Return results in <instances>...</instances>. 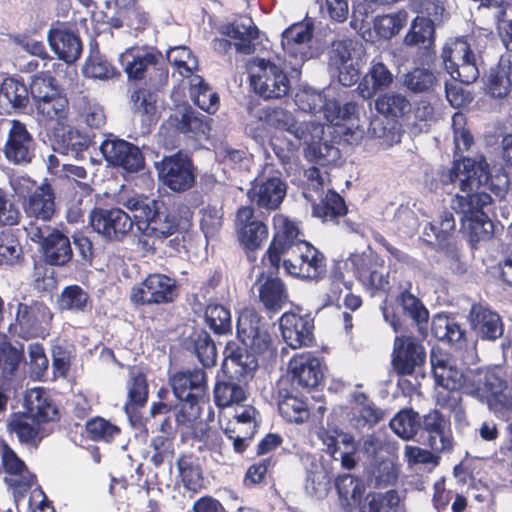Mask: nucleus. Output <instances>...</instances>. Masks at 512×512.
<instances>
[{
    "mask_svg": "<svg viewBox=\"0 0 512 512\" xmlns=\"http://www.w3.org/2000/svg\"><path fill=\"white\" fill-rule=\"evenodd\" d=\"M465 178H461V193L455 195L451 201V208L461 215L462 229L468 234L473 247L482 240L489 239L493 233V223L483 211L492 198L489 193H471L474 186L477 189L487 182L488 173L484 162L478 164L473 160H466L463 164Z\"/></svg>",
    "mask_w": 512,
    "mask_h": 512,
    "instance_id": "1",
    "label": "nucleus"
},
{
    "mask_svg": "<svg viewBox=\"0 0 512 512\" xmlns=\"http://www.w3.org/2000/svg\"><path fill=\"white\" fill-rule=\"evenodd\" d=\"M24 406L26 412L14 414L8 422V430L22 445L36 448L42 440L40 423L56 420L58 411L40 388L26 394Z\"/></svg>",
    "mask_w": 512,
    "mask_h": 512,
    "instance_id": "2",
    "label": "nucleus"
},
{
    "mask_svg": "<svg viewBox=\"0 0 512 512\" xmlns=\"http://www.w3.org/2000/svg\"><path fill=\"white\" fill-rule=\"evenodd\" d=\"M123 205L133 214L135 227L143 236L165 239L178 228L176 218L167 212L160 201L135 196L128 198Z\"/></svg>",
    "mask_w": 512,
    "mask_h": 512,
    "instance_id": "3",
    "label": "nucleus"
},
{
    "mask_svg": "<svg viewBox=\"0 0 512 512\" xmlns=\"http://www.w3.org/2000/svg\"><path fill=\"white\" fill-rule=\"evenodd\" d=\"M441 56L447 72L454 80L471 84L479 78L483 61L475 43L462 38L450 39L445 43Z\"/></svg>",
    "mask_w": 512,
    "mask_h": 512,
    "instance_id": "4",
    "label": "nucleus"
},
{
    "mask_svg": "<svg viewBox=\"0 0 512 512\" xmlns=\"http://www.w3.org/2000/svg\"><path fill=\"white\" fill-rule=\"evenodd\" d=\"M251 85L264 99H278L287 95L290 80L278 65L266 59H257L250 68Z\"/></svg>",
    "mask_w": 512,
    "mask_h": 512,
    "instance_id": "5",
    "label": "nucleus"
},
{
    "mask_svg": "<svg viewBox=\"0 0 512 512\" xmlns=\"http://www.w3.org/2000/svg\"><path fill=\"white\" fill-rule=\"evenodd\" d=\"M287 274L301 279L318 280L326 274V258L308 242L298 243L295 250L283 256Z\"/></svg>",
    "mask_w": 512,
    "mask_h": 512,
    "instance_id": "6",
    "label": "nucleus"
},
{
    "mask_svg": "<svg viewBox=\"0 0 512 512\" xmlns=\"http://www.w3.org/2000/svg\"><path fill=\"white\" fill-rule=\"evenodd\" d=\"M32 242L39 244L44 261L53 266L68 263L73 255L69 238L52 226H30L26 235Z\"/></svg>",
    "mask_w": 512,
    "mask_h": 512,
    "instance_id": "7",
    "label": "nucleus"
},
{
    "mask_svg": "<svg viewBox=\"0 0 512 512\" xmlns=\"http://www.w3.org/2000/svg\"><path fill=\"white\" fill-rule=\"evenodd\" d=\"M237 336L251 352L264 355L273 350L272 337L260 315L251 308L240 311L236 322Z\"/></svg>",
    "mask_w": 512,
    "mask_h": 512,
    "instance_id": "8",
    "label": "nucleus"
},
{
    "mask_svg": "<svg viewBox=\"0 0 512 512\" xmlns=\"http://www.w3.org/2000/svg\"><path fill=\"white\" fill-rule=\"evenodd\" d=\"M7 133L4 145L6 159L16 165L31 163L35 156L36 143L25 124L18 120L0 119V134Z\"/></svg>",
    "mask_w": 512,
    "mask_h": 512,
    "instance_id": "9",
    "label": "nucleus"
},
{
    "mask_svg": "<svg viewBox=\"0 0 512 512\" xmlns=\"http://www.w3.org/2000/svg\"><path fill=\"white\" fill-rule=\"evenodd\" d=\"M23 210L26 223L23 228L27 234L30 226H51L49 222L56 213L55 194L51 185L44 183L24 199Z\"/></svg>",
    "mask_w": 512,
    "mask_h": 512,
    "instance_id": "10",
    "label": "nucleus"
},
{
    "mask_svg": "<svg viewBox=\"0 0 512 512\" xmlns=\"http://www.w3.org/2000/svg\"><path fill=\"white\" fill-rule=\"evenodd\" d=\"M92 229L107 240H120L135 225L133 215L130 216L120 208H95L89 214Z\"/></svg>",
    "mask_w": 512,
    "mask_h": 512,
    "instance_id": "11",
    "label": "nucleus"
},
{
    "mask_svg": "<svg viewBox=\"0 0 512 512\" xmlns=\"http://www.w3.org/2000/svg\"><path fill=\"white\" fill-rule=\"evenodd\" d=\"M155 167L164 185L173 191H185L194 183L191 160L183 153L165 157L161 162H156Z\"/></svg>",
    "mask_w": 512,
    "mask_h": 512,
    "instance_id": "12",
    "label": "nucleus"
},
{
    "mask_svg": "<svg viewBox=\"0 0 512 512\" xmlns=\"http://www.w3.org/2000/svg\"><path fill=\"white\" fill-rule=\"evenodd\" d=\"M286 189V183L279 177H260L251 183L247 196L253 209L269 213L279 208L286 196Z\"/></svg>",
    "mask_w": 512,
    "mask_h": 512,
    "instance_id": "13",
    "label": "nucleus"
},
{
    "mask_svg": "<svg viewBox=\"0 0 512 512\" xmlns=\"http://www.w3.org/2000/svg\"><path fill=\"white\" fill-rule=\"evenodd\" d=\"M177 296L176 280L164 274H150L139 287L133 288L131 299L141 304L172 302Z\"/></svg>",
    "mask_w": 512,
    "mask_h": 512,
    "instance_id": "14",
    "label": "nucleus"
},
{
    "mask_svg": "<svg viewBox=\"0 0 512 512\" xmlns=\"http://www.w3.org/2000/svg\"><path fill=\"white\" fill-rule=\"evenodd\" d=\"M100 150L110 165L122 167L127 172H138L144 166L141 150L123 139H106L101 143Z\"/></svg>",
    "mask_w": 512,
    "mask_h": 512,
    "instance_id": "15",
    "label": "nucleus"
},
{
    "mask_svg": "<svg viewBox=\"0 0 512 512\" xmlns=\"http://www.w3.org/2000/svg\"><path fill=\"white\" fill-rule=\"evenodd\" d=\"M273 224L275 235L266 252V256L271 266L278 268L281 258L284 255H289L291 250H295L298 243H303L304 241L297 238L299 234L298 228L287 217L275 215Z\"/></svg>",
    "mask_w": 512,
    "mask_h": 512,
    "instance_id": "16",
    "label": "nucleus"
},
{
    "mask_svg": "<svg viewBox=\"0 0 512 512\" xmlns=\"http://www.w3.org/2000/svg\"><path fill=\"white\" fill-rule=\"evenodd\" d=\"M292 385L303 389H312L318 386L323 378L321 359L312 352L295 354L288 363Z\"/></svg>",
    "mask_w": 512,
    "mask_h": 512,
    "instance_id": "17",
    "label": "nucleus"
},
{
    "mask_svg": "<svg viewBox=\"0 0 512 512\" xmlns=\"http://www.w3.org/2000/svg\"><path fill=\"white\" fill-rule=\"evenodd\" d=\"M258 412L253 406L240 407L233 415L235 422H229L223 427V419L220 417L219 423L224 434L233 441L235 452L242 453L246 449V440L253 437L257 428Z\"/></svg>",
    "mask_w": 512,
    "mask_h": 512,
    "instance_id": "18",
    "label": "nucleus"
},
{
    "mask_svg": "<svg viewBox=\"0 0 512 512\" xmlns=\"http://www.w3.org/2000/svg\"><path fill=\"white\" fill-rule=\"evenodd\" d=\"M466 160H473L477 164L479 162H484L488 173L487 182L482 183L478 189L476 186H474V189L471 191V193H476L477 191L487 193L485 187L489 185L490 191L500 199L504 198L506 194H510L511 179H509L506 175H495L492 177L489 172V165L483 156H477L475 158L464 157L461 161H455L452 168L449 169L446 173L442 174L441 181L444 184L455 183L456 181H459V186L461 187V178H465L464 171H466L462 164Z\"/></svg>",
    "mask_w": 512,
    "mask_h": 512,
    "instance_id": "19",
    "label": "nucleus"
},
{
    "mask_svg": "<svg viewBox=\"0 0 512 512\" xmlns=\"http://www.w3.org/2000/svg\"><path fill=\"white\" fill-rule=\"evenodd\" d=\"M52 319L49 308L42 302L18 303L15 329L23 338L38 336L43 325Z\"/></svg>",
    "mask_w": 512,
    "mask_h": 512,
    "instance_id": "20",
    "label": "nucleus"
},
{
    "mask_svg": "<svg viewBox=\"0 0 512 512\" xmlns=\"http://www.w3.org/2000/svg\"><path fill=\"white\" fill-rule=\"evenodd\" d=\"M313 25L308 22L295 23L282 33L283 50L297 62H304L314 56L311 46Z\"/></svg>",
    "mask_w": 512,
    "mask_h": 512,
    "instance_id": "21",
    "label": "nucleus"
},
{
    "mask_svg": "<svg viewBox=\"0 0 512 512\" xmlns=\"http://www.w3.org/2000/svg\"><path fill=\"white\" fill-rule=\"evenodd\" d=\"M279 326L284 341L291 348L308 346L313 341L314 324L309 315L286 312L280 317Z\"/></svg>",
    "mask_w": 512,
    "mask_h": 512,
    "instance_id": "22",
    "label": "nucleus"
},
{
    "mask_svg": "<svg viewBox=\"0 0 512 512\" xmlns=\"http://www.w3.org/2000/svg\"><path fill=\"white\" fill-rule=\"evenodd\" d=\"M169 383L178 400H202L207 392V376L202 369L176 372Z\"/></svg>",
    "mask_w": 512,
    "mask_h": 512,
    "instance_id": "23",
    "label": "nucleus"
},
{
    "mask_svg": "<svg viewBox=\"0 0 512 512\" xmlns=\"http://www.w3.org/2000/svg\"><path fill=\"white\" fill-rule=\"evenodd\" d=\"M236 218L240 243L250 251L258 249L268 237L267 226L254 219V209L249 206L239 208Z\"/></svg>",
    "mask_w": 512,
    "mask_h": 512,
    "instance_id": "24",
    "label": "nucleus"
},
{
    "mask_svg": "<svg viewBox=\"0 0 512 512\" xmlns=\"http://www.w3.org/2000/svg\"><path fill=\"white\" fill-rule=\"evenodd\" d=\"M253 288L257 290L260 302L270 312L280 311L288 302V291L278 277L261 272L257 275Z\"/></svg>",
    "mask_w": 512,
    "mask_h": 512,
    "instance_id": "25",
    "label": "nucleus"
},
{
    "mask_svg": "<svg viewBox=\"0 0 512 512\" xmlns=\"http://www.w3.org/2000/svg\"><path fill=\"white\" fill-rule=\"evenodd\" d=\"M425 360L423 347L412 337H396L393 350V365L402 375H410L416 366Z\"/></svg>",
    "mask_w": 512,
    "mask_h": 512,
    "instance_id": "26",
    "label": "nucleus"
},
{
    "mask_svg": "<svg viewBox=\"0 0 512 512\" xmlns=\"http://www.w3.org/2000/svg\"><path fill=\"white\" fill-rule=\"evenodd\" d=\"M470 325L476 336L482 340L495 341L504 332L501 317L490 308L474 304L470 310Z\"/></svg>",
    "mask_w": 512,
    "mask_h": 512,
    "instance_id": "27",
    "label": "nucleus"
},
{
    "mask_svg": "<svg viewBox=\"0 0 512 512\" xmlns=\"http://www.w3.org/2000/svg\"><path fill=\"white\" fill-rule=\"evenodd\" d=\"M307 127L303 135L307 139L300 140L306 146L307 154L321 164L334 162L339 157V149L323 141L324 125L311 117Z\"/></svg>",
    "mask_w": 512,
    "mask_h": 512,
    "instance_id": "28",
    "label": "nucleus"
},
{
    "mask_svg": "<svg viewBox=\"0 0 512 512\" xmlns=\"http://www.w3.org/2000/svg\"><path fill=\"white\" fill-rule=\"evenodd\" d=\"M224 355L222 367L225 375L247 383L258 366L256 354L248 352L247 348L227 346Z\"/></svg>",
    "mask_w": 512,
    "mask_h": 512,
    "instance_id": "29",
    "label": "nucleus"
},
{
    "mask_svg": "<svg viewBox=\"0 0 512 512\" xmlns=\"http://www.w3.org/2000/svg\"><path fill=\"white\" fill-rule=\"evenodd\" d=\"M47 39L54 53L66 63L75 62L82 53V42L79 36L69 28L64 26L51 28Z\"/></svg>",
    "mask_w": 512,
    "mask_h": 512,
    "instance_id": "30",
    "label": "nucleus"
},
{
    "mask_svg": "<svg viewBox=\"0 0 512 512\" xmlns=\"http://www.w3.org/2000/svg\"><path fill=\"white\" fill-rule=\"evenodd\" d=\"M2 464L6 472L5 482L9 487L15 489V493H23L32 486L34 475L8 446L3 448Z\"/></svg>",
    "mask_w": 512,
    "mask_h": 512,
    "instance_id": "31",
    "label": "nucleus"
},
{
    "mask_svg": "<svg viewBox=\"0 0 512 512\" xmlns=\"http://www.w3.org/2000/svg\"><path fill=\"white\" fill-rule=\"evenodd\" d=\"M162 59V54L153 49H131L120 56V61L130 79H143L146 72L154 69Z\"/></svg>",
    "mask_w": 512,
    "mask_h": 512,
    "instance_id": "32",
    "label": "nucleus"
},
{
    "mask_svg": "<svg viewBox=\"0 0 512 512\" xmlns=\"http://www.w3.org/2000/svg\"><path fill=\"white\" fill-rule=\"evenodd\" d=\"M393 81L394 75L389 68L381 61L374 59L358 83L357 91L363 99H371L377 93L390 88Z\"/></svg>",
    "mask_w": 512,
    "mask_h": 512,
    "instance_id": "33",
    "label": "nucleus"
},
{
    "mask_svg": "<svg viewBox=\"0 0 512 512\" xmlns=\"http://www.w3.org/2000/svg\"><path fill=\"white\" fill-rule=\"evenodd\" d=\"M431 366L435 382L438 386L448 391L458 389L465 390L468 371L464 373L462 370L452 365L446 355H436L432 353Z\"/></svg>",
    "mask_w": 512,
    "mask_h": 512,
    "instance_id": "34",
    "label": "nucleus"
},
{
    "mask_svg": "<svg viewBox=\"0 0 512 512\" xmlns=\"http://www.w3.org/2000/svg\"><path fill=\"white\" fill-rule=\"evenodd\" d=\"M423 429L429 434L428 443L435 452H444L452 448L449 433L450 422L439 411H430L423 418Z\"/></svg>",
    "mask_w": 512,
    "mask_h": 512,
    "instance_id": "35",
    "label": "nucleus"
},
{
    "mask_svg": "<svg viewBox=\"0 0 512 512\" xmlns=\"http://www.w3.org/2000/svg\"><path fill=\"white\" fill-rule=\"evenodd\" d=\"M504 388L503 380L492 372L468 370L465 393L488 401L493 395Z\"/></svg>",
    "mask_w": 512,
    "mask_h": 512,
    "instance_id": "36",
    "label": "nucleus"
},
{
    "mask_svg": "<svg viewBox=\"0 0 512 512\" xmlns=\"http://www.w3.org/2000/svg\"><path fill=\"white\" fill-rule=\"evenodd\" d=\"M350 423L356 429L372 428L383 418V412L362 392L352 394Z\"/></svg>",
    "mask_w": 512,
    "mask_h": 512,
    "instance_id": "37",
    "label": "nucleus"
},
{
    "mask_svg": "<svg viewBox=\"0 0 512 512\" xmlns=\"http://www.w3.org/2000/svg\"><path fill=\"white\" fill-rule=\"evenodd\" d=\"M246 384L243 379L238 380L225 375V379L218 381L214 387L215 404L220 408L235 406V414L237 409L244 407L241 403L247 398Z\"/></svg>",
    "mask_w": 512,
    "mask_h": 512,
    "instance_id": "38",
    "label": "nucleus"
},
{
    "mask_svg": "<svg viewBox=\"0 0 512 512\" xmlns=\"http://www.w3.org/2000/svg\"><path fill=\"white\" fill-rule=\"evenodd\" d=\"M221 33L234 39V46L240 53L251 54L252 42L258 37V28L250 17H241L233 23L224 25Z\"/></svg>",
    "mask_w": 512,
    "mask_h": 512,
    "instance_id": "39",
    "label": "nucleus"
},
{
    "mask_svg": "<svg viewBox=\"0 0 512 512\" xmlns=\"http://www.w3.org/2000/svg\"><path fill=\"white\" fill-rule=\"evenodd\" d=\"M259 118L271 127L290 133L299 141L307 139L303 135L308 129L309 120L296 121L292 113L283 108L264 109Z\"/></svg>",
    "mask_w": 512,
    "mask_h": 512,
    "instance_id": "40",
    "label": "nucleus"
},
{
    "mask_svg": "<svg viewBox=\"0 0 512 512\" xmlns=\"http://www.w3.org/2000/svg\"><path fill=\"white\" fill-rule=\"evenodd\" d=\"M29 90L26 85L14 78H6L0 86V106L7 112H22L29 103Z\"/></svg>",
    "mask_w": 512,
    "mask_h": 512,
    "instance_id": "41",
    "label": "nucleus"
},
{
    "mask_svg": "<svg viewBox=\"0 0 512 512\" xmlns=\"http://www.w3.org/2000/svg\"><path fill=\"white\" fill-rule=\"evenodd\" d=\"M174 122L177 131L191 138L205 136L210 130L208 117L198 113L190 106H184L177 111Z\"/></svg>",
    "mask_w": 512,
    "mask_h": 512,
    "instance_id": "42",
    "label": "nucleus"
},
{
    "mask_svg": "<svg viewBox=\"0 0 512 512\" xmlns=\"http://www.w3.org/2000/svg\"><path fill=\"white\" fill-rule=\"evenodd\" d=\"M433 336L443 342L461 348L465 342V330L452 318L447 315L437 314L431 323Z\"/></svg>",
    "mask_w": 512,
    "mask_h": 512,
    "instance_id": "43",
    "label": "nucleus"
},
{
    "mask_svg": "<svg viewBox=\"0 0 512 512\" xmlns=\"http://www.w3.org/2000/svg\"><path fill=\"white\" fill-rule=\"evenodd\" d=\"M336 489L344 508L352 510L361 504L365 485L360 478L351 474H343L336 479Z\"/></svg>",
    "mask_w": 512,
    "mask_h": 512,
    "instance_id": "44",
    "label": "nucleus"
},
{
    "mask_svg": "<svg viewBox=\"0 0 512 512\" xmlns=\"http://www.w3.org/2000/svg\"><path fill=\"white\" fill-rule=\"evenodd\" d=\"M435 27L431 20L417 16L404 38V44L409 47L429 50L434 44Z\"/></svg>",
    "mask_w": 512,
    "mask_h": 512,
    "instance_id": "45",
    "label": "nucleus"
},
{
    "mask_svg": "<svg viewBox=\"0 0 512 512\" xmlns=\"http://www.w3.org/2000/svg\"><path fill=\"white\" fill-rule=\"evenodd\" d=\"M278 409L281 416L288 422L300 424L309 418L306 401L285 389L279 391Z\"/></svg>",
    "mask_w": 512,
    "mask_h": 512,
    "instance_id": "46",
    "label": "nucleus"
},
{
    "mask_svg": "<svg viewBox=\"0 0 512 512\" xmlns=\"http://www.w3.org/2000/svg\"><path fill=\"white\" fill-rule=\"evenodd\" d=\"M39 121L52 122L58 124L66 120L69 111V102L67 97L59 92L50 98L45 99L34 105Z\"/></svg>",
    "mask_w": 512,
    "mask_h": 512,
    "instance_id": "47",
    "label": "nucleus"
},
{
    "mask_svg": "<svg viewBox=\"0 0 512 512\" xmlns=\"http://www.w3.org/2000/svg\"><path fill=\"white\" fill-rule=\"evenodd\" d=\"M353 263L357 269L358 278L364 285H369L376 290H383L388 285V276L384 268L372 263V259L366 256H355Z\"/></svg>",
    "mask_w": 512,
    "mask_h": 512,
    "instance_id": "48",
    "label": "nucleus"
},
{
    "mask_svg": "<svg viewBox=\"0 0 512 512\" xmlns=\"http://www.w3.org/2000/svg\"><path fill=\"white\" fill-rule=\"evenodd\" d=\"M126 389V409L138 408L146 404L148 399V384L146 375L139 368L132 367L129 369Z\"/></svg>",
    "mask_w": 512,
    "mask_h": 512,
    "instance_id": "49",
    "label": "nucleus"
},
{
    "mask_svg": "<svg viewBox=\"0 0 512 512\" xmlns=\"http://www.w3.org/2000/svg\"><path fill=\"white\" fill-rule=\"evenodd\" d=\"M191 96L195 105L209 114H213L218 110L219 97L213 92L209 86L204 83L203 78L194 75L191 78Z\"/></svg>",
    "mask_w": 512,
    "mask_h": 512,
    "instance_id": "50",
    "label": "nucleus"
},
{
    "mask_svg": "<svg viewBox=\"0 0 512 512\" xmlns=\"http://www.w3.org/2000/svg\"><path fill=\"white\" fill-rule=\"evenodd\" d=\"M178 473L184 487L192 492H198L203 486L201 468L191 455H182L176 462Z\"/></svg>",
    "mask_w": 512,
    "mask_h": 512,
    "instance_id": "51",
    "label": "nucleus"
},
{
    "mask_svg": "<svg viewBox=\"0 0 512 512\" xmlns=\"http://www.w3.org/2000/svg\"><path fill=\"white\" fill-rule=\"evenodd\" d=\"M456 230V221L451 211H442L437 219L428 223L424 228V235H433L440 246H444Z\"/></svg>",
    "mask_w": 512,
    "mask_h": 512,
    "instance_id": "52",
    "label": "nucleus"
},
{
    "mask_svg": "<svg viewBox=\"0 0 512 512\" xmlns=\"http://www.w3.org/2000/svg\"><path fill=\"white\" fill-rule=\"evenodd\" d=\"M23 358V349L13 346L5 334L0 333V375L10 379Z\"/></svg>",
    "mask_w": 512,
    "mask_h": 512,
    "instance_id": "53",
    "label": "nucleus"
},
{
    "mask_svg": "<svg viewBox=\"0 0 512 512\" xmlns=\"http://www.w3.org/2000/svg\"><path fill=\"white\" fill-rule=\"evenodd\" d=\"M375 108L385 116L401 117L410 112L411 104L403 94L388 92L380 95L375 100Z\"/></svg>",
    "mask_w": 512,
    "mask_h": 512,
    "instance_id": "54",
    "label": "nucleus"
},
{
    "mask_svg": "<svg viewBox=\"0 0 512 512\" xmlns=\"http://www.w3.org/2000/svg\"><path fill=\"white\" fill-rule=\"evenodd\" d=\"M346 205L342 197L329 190L320 203L313 204V216L322 221H332L346 214Z\"/></svg>",
    "mask_w": 512,
    "mask_h": 512,
    "instance_id": "55",
    "label": "nucleus"
},
{
    "mask_svg": "<svg viewBox=\"0 0 512 512\" xmlns=\"http://www.w3.org/2000/svg\"><path fill=\"white\" fill-rule=\"evenodd\" d=\"M205 322L215 334L225 335L232 331L231 312L223 305H208L205 309Z\"/></svg>",
    "mask_w": 512,
    "mask_h": 512,
    "instance_id": "56",
    "label": "nucleus"
},
{
    "mask_svg": "<svg viewBox=\"0 0 512 512\" xmlns=\"http://www.w3.org/2000/svg\"><path fill=\"white\" fill-rule=\"evenodd\" d=\"M509 72L510 64L506 61H501L498 65L490 69L487 89L493 97L502 98L509 93Z\"/></svg>",
    "mask_w": 512,
    "mask_h": 512,
    "instance_id": "57",
    "label": "nucleus"
},
{
    "mask_svg": "<svg viewBox=\"0 0 512 512\" xmlns=\"http://www.w3.org/2000/svg\"><path fill=\"white\" fill-rule=\"evenodd\" d=\"M389 425L396 435L409 440L417 434L420 428V416L412 410H404L395 415Z\"/></svg>",
    "mask_w": 512,
    "mask_h": 512,
    "instance_id": "58",
    "label": "nucleus"
},
{
    "mask_svg": "<svg viewBox=\"0 0 512 512\" xmlns=\"http://www.w3.org/2000/svg\"><path fill=\"white\" fill-rule=\"evenodd\" d=\"M23 260L22 246L11 232L0 233V265L14 266Z\"/></svg>",
    "mask_w": 512,
    "mask_h": 512,
    "instance_id": "59",
    "label": "nucleus"
},
{
    "mask_svg": "<svg viewBox=\"0 0 512 512\" xmlns=\"http://www.w3.org/2000/svg\"><path fill=\"white\" fill-rule=\"evenodd\" d=\"M366 500L367 501L361 507L362 512L396 511L400 504V496L395 490H389L385 493L369 494Z\"/></svg>",
    "mask_w": 512,
    "mask_h": 512,
    "instance_id": "60",
    "label": "nucleus"
},
{
    "mask_svg": "<svg viewBox=\"0 0 512 512\" xmlns=\"http://www.w3.org/2000/svg\"><path fill=\"white\" fill-rule=\"evenodd\" d=\"M435 75L424 68H416L404 76L403 85L413 93L430 92L436 86Z\"/></svg>",
    "mask_w": 512,
    "mask_h": 512,
    "instance_id": "61",
    "label": "nucleus"
},
{
    "mask_svg": "<svg viewBox=\"0 0 512 512\" xmlns=\"http://www.w3.org/2000/svg\"><path fill=\"white\" fill-rule=\"evenodd\" d=\"M404 314L409 316L422 332V324H426L429 318V312L421 301L412 293L405 290L397 298Z\"/></svg>",
    "mask_w": 512,
    "mask_h": 512,
    "instance_id": "62",
    "label": "nucleus"
},
{
    "mask_svg": "<svg viewBox=\"0 0 512 512\" xmlns=\"http://www.w3.org/2000/svg\"><path fill=\"white\" fill-rule=\"evenodd\" d=\"M61 92L54 77L49 74H40L32 78L29 88V97L34 105Z\"/></svg>",
    "mask_w": 512,
    "mask_h": 512,
    "instance_id": "63",
    "label": "nucleus"
},
{
    "mask_svg": "<svg viewBox=\"0 0 512 512\" xmlns=\"http://www.w3.org/2000/svg\"><path fill=\"white\" fill-rule=\"evenodd\" d=\"M73 105L88 126L98 128L104 124L105 116L103 109L86 95L81 94L76 97Z\"/></svg>",
    "mask_w": 512,
    "mask_h": 512,
    "instance_id": "64",
    "label": "nucleus"
}]
</instances>
